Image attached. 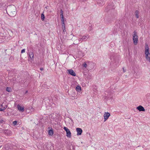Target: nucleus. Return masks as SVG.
I'll return each instance as SVG.
<instances>
[{
    "mask_svg": "<svg viewBox=\"0 0 150 150\" xmlns=\"http://www.w3.org/2000/svg\"><path fill=\"white\" fill-rule=\"evenodd\" d=\"M1 107H3V104H1Z\"/></svg>",
    "mask_w": 150,
    "mask_h": 150,
    "instance_id": "473e14b6",
    "label": "nucleus"
},
{
    "mask_svg": "<svg viewBox=\"0 0 150 150\" xmlns=\"http://www.w3.org/2000/svg\"><path fill=\"white\" fill-rule=\"evenodd\" d=\"M77 135H81L82 132V130L80 128H77L76 129Z\"/></svg>",
    "mask_w": 150,
    "mask_h": 150,
    "instance_id": "423d86ee",
    "label": "nucleus"
},
{
    "mask_svg": "<svg viewBox=\"0 0 150 150\" xmlns=\"http://www.w3.org/2000/svg\"><path fill=\"white\" fill-rule=\"evenodd\" d=\"M139 13V11L138 10H136L135 12V15L136 16V17L137 18H138L139 16L138 14Z\"/></svg>",
    "mask_w": 150,
    "mask_h": 150,
    "instance_id": "f8f14e48",
    "label": "nucleus"
},
{
    "mask_svg": "<svg viewBox=\"0 0 150 150\" xmlns=\"http://www.w3.org/2000/svg\"><path fill=\"white\" fill-rule=\"evenodd\" d=\"M81 87L80 86L78 85L76 88V90L78 92H80L81 90Z\"/></svg>",
    "mask_w": 150,
    "mask_h": 150,
    "instance_id": "9d476101",
    "label": "nucleus"
},
{
    "mask_svg": "<svg viewBox=\"0 0 150 150\" xmlns=\"http://www.w3.org/2000/svg\"><path fill=\"white\" fill-rule=\"evenodd\" d=\"M5 122L2 119L0 118V123H3Z\"/></svg>",
    "mask_w": 150,
    "mask_h": 150,
    "instance_id": "6ab92c4d",
    "label": "nucleus"
},
{
    "mask_svg": "<svg viewBox=\"0 0 150 150\" xmlns=\"http://www.w3.org/2000/svg\"><path fill=\"white\" fill-rule=\"evenodd\" d=\"M61 22H62V27L65 26L64 23V20H61Z\"/></svg>",
    "mask_w": 150,
    "mask_h": 150,
    "instance_id": "a211bd4d",
    "label": "nucleus"
},
{
    "mask_svg": "<svg viewBox=\"0 0 150 150\" xmlns=\"http://www.w3.org/2000/svg\"><path fill=\"white\" fill-rule=\"evenodd\" d=\"M137 109L139 111H144L145 109L141 105H139L137 108Z\"/></svg>",
    "mask_w": 150,
    "mask_h": 150,
    "instance_id": "0eeeda50",
    "label": "nucleus"
},
{
    "mask_svg": "<svg viewBox=\"0 0 150 150\" xmlns=\"http://www.w3.org/2000/svg\"><path fill=\"white\" fill-rule=\"evenodd\" d=\"M134 34L133 35V43L134 45H136L138 41V36L137 35V33L134 31L133 32Z\"/></svg>",
    "mask_w": 150,
    "mask_h": 150,
    "instance_id": "7ed1b4c3",
    "label": "nucleus"
},
{
    "mask_svg": "<svg viewBox=\"0 0 150 150\" xmlns=\"http://www.w3.org/2000/svg\"><path fill=\"white\" fill-rule=\"evenodd\" d=\"M17 123V121H16V120L13 121V124L14 125H16V124Z\"/></svg>",
    "mask_w": 150,
    "mask_h": 150,
    "instance_id": "4be33fe9",
    "label": "nucleus"
},
{
    "mask_svg": "<svg viewBox=\"0 0 150 150\" xmlns=\"http://www.w3.org/2000/svg\"><path fill=\"white\" fill-rule=\"evenodd\" d=\"M122 69H123V72H125L126 71H125V70H124V67H123Z\"/></svg>",
    "mask_w": 150,
    "mask_h": 150,
    "instance_id": "cd10ccee",
    "label": "nucleus"
},
{
    "mask_svg": "<svg viewBox=\"0 0 150 150\" xmlns=\"http://www.w3.org/2000/svg\"><path fill=\"white\" fill-rule=\"evenodd\" d=\"M145 54L146 57V59L149 62L150 61V53L149 52V48L148 45L146 44V47L145 48Z\"/></svg>",
    "mask_w": 150,
    "mask_h": 150,
    "instance_id": "f03ea898",
    "label": "nucleus"
},
{
    "mask_svg": "<svg viewBox=\"0 0 150 150\" xmlns=\"http://www.w3.org/2000/svg\"><path fill=\"white\" fill-rule=\"evenodd\" d=\"M25 52V49H23L21 50V53H23V52Z\"/></svg>",
    "mask_w": 150,
    "mask_h": 150,
    "instance_id": "a878e982",
    "label": "nucleus"
},
{
    "mask_svg": "<svg viewBox=\"0 0 150 150\" xmlns=\"http://www.w3.org/2000/svg\"><path fill=\"white\" fill-rule=\"evenodd\" d=\"M60 12L61 13H63V11L62 9L60 10Z\"/></svg>",
    "mask_w": 150,
    "mask_h": 150,
    "instance_id": "bb28decb",
    "label": "nucleus"
},
{
    "mask_svg": "<svg viewBox=\"0 0 150 150\" xmlns=\"http://www.w3.org/2000/svg\"><path fill=\"white\" fill-rule=\"evenodd\" d=\"M17 108L21 112H23L24 110V107L21 106L19 105H17Z\"/></svg>",
    "mask_w": 150,
    "mask_h": 150,
    "instance_id": "6e6552de",
    "label": "nucleus"
},
{
    "mask_svg": "<svg viewBox=\"0 0 150 150\" xmlns=\"http://www.w3.org/2000/svg\"><path fill=\"white\" fill-rule=\"evenodd\" d=\"M54 133L53 131L51 128V129L49 130L48 134L49 135H52Z\"/></svg>",
    "mask_w": 150,
    "mask_h": 150,
    "instance_id": "9b49d317",
    "label": "nucleus"
},
{
    "mask_svg": "<svg viewBox=\"0 0 150 150\" xmlns=\"http://www.w3.org/2000/svg\"><path fill=\"white\" fill-rule=\"evenodd\" d=\"M29 56L31 59H32L33 58L34 55L33 52H31L29 54Z\"/></svg>",
    "mask_w": 150,
    "mask_h": 150,
    "instance_id": "4468645a",
    "label": "nucleus"
},
{
    "mask_svg": "<svg viewBox=\"0 0 150 150\" xmlns=\"http://www.w3.org/2000/svg\"><path fill=\"white\" fill-rule=\"evenodd\" d=\"M63 30V32L64 33L66 31V30Z\"/></svg>",
    "mask_w": 150,
    "mask_h": 150,
    "instance_id": "7c9ffc66",
    "label": "nucleus"
},
{
    "mask_svg": "<svg viewBox=\"0 0 150 150\" xmlns=\"http://www.w3.org/2000/svg\"><path fill=\"white\" fill-rule=\"evenodd\" d=\"M45 18L44 15L43 13H42L41 15V18L42 21H44Z\"/></svg>",
    "mask_w": 150,
    "mask_h": 150,
    "instance_id": "2eb2a0df",
    "label": "nucleus"
},
{
    "mask_svg": "<svg viewBox=\"0 0 150 150\" xmlns=\"http://www.w3.org/2000/svg\"><path fill=\"white\" fill-rule=\"evenodd\" d=\"M66 132L67 134L66 136L70 138L71 137V134L70 130H69Z\"/></svg>",
    "mask_w": 150,
    "mask_h": 150,
    "instance_id": "1a4fd4ad",
    "label": "nucleus"
},
{
    "mask_svg": "<svg viewBox=\"0 0 150 150\" xmlns=\"http://www.w3.org/2000/svg\"><path fill=\"white\" fill-rule=\"evenodd\" d=\"M7 131H8V130H6V132H5V133L6 134V133L7 132Z\"/></svg>",
    "mask_w": 150,
    "mask_h": 150,
    "instance_id": "72a5a7b5",
    "label": "nucleus"
},
{
    "mask_svg": "<svg viewBox=\"0 0 150 150\" xmlns=\"http://www.w3.org/2000/svg\"><path fill=\"white\" fill-rule=\"evenodd\" d=\"M82 40H83L82 38H79V40L80 41H81Z\"/></svg>",
    "mask_w": 150,
    "mask_h": 150,
    "instance_id": "c756f323",
    "label": "nucleus"
},
{
    "mask_svg": "<svg viewBox=\"0 0 150 150\" xmlns=\"http://www.w3.org/2000/svg\"><path fill=\"white\" fill-rule=\"evenodd\" d=\"M87 67V64H86L85 63L84 64H83V67Z\"/></svg>",
    "mask_w": 150,
    "mask_h": 150,
    "instance_id": "5701e85b",
    "label": "nucleus"
},
{
    "mask_svg": "<svg viewBox=\"0 0 150 150\" xmlns=\"http://www.w3.org/2000/svg\"><path fill=\"white\" fill-rule=\"evenodd\" d=\"M64 129L66 131V132L69 130V129L67 127H64Z\"/></svg>",
    "mask_w": 150,
    "mask_h": 150,
    "instance_id": "aec40b11",
    "label": "nucleus"
},
{
    "mask_svg": "<svg viewBox=\"0 0 150 150\" xmlns=\"http://www.w3.org/2000/svg\"><path fill=\"white\" fill-rule=\"evenodd\" d=\"M110 116V114L108 112H105L104 115V121L105 122L107 120Z\"/></svg>",
    "mask_w": 150,
    "mask_h": 150,
    "instance_id": "20e7f679",
    "label": "nucleus"
},
{
    "mask_svg": "<svg viewBox=\"0 0 150 150\" xmlns=\"http://www.w3.org/2000/svg\"><path fill=\"white\" fill-rule=\"evenodd\" d=\"M87 36H88V35H87L86 36H83L82 38L83 39H85Z\"/></svg>",
    "mask_w": 150,
    "mask_h": 150,
    "instance_id": "393cba45",
    "label": "nucleus"
},
{
    "mask_svg": "<svg viewBox=\"0 0 150 150\" xmlns=\"http://www.w3.org/2000/svg\"><path fill=\"white\" fill-rule=\"evenodd\" d=\"M27 92H28V91H26L25 92V93H27Z\"/></svg>",
    "mask_w": 150,
    "mask_h": 150,
    "instance_id": "2f4dec72",
    "label": "nucleus"
},
{
    "mask_svg": "<svg viewBox=\"0 0 150 150\" xmlns=\"http://www.w3.org/2000/svg\"><path fill=\"white\" fill-rule=\"evenodd\" d=\"M7 107V105H6L5 106L3 107V108H0V111H3L5 110Z\"/></svg>",
    "mask_w": 150,
    "mask_h": 150,
    "instance_id": "ddd939ff",
    "label": "nucleus"
},
{
    "mask_svg": "<svg viewBox=\"0 0 150 150\" xmlns=\"http://www.w3.org/2000/svg\"><path fill=\"white\" fill-rule=\"evenodd\" d=\"M64 129L66 131V132L69 130V129L67 127H64Z\"/></svg>",
    "mask_w": 150,
    "mask_h": 150,
    "instance_id": "412c9836",
    "label": "nucleus"
},
{
    "mask_svg": "<svg viewBox=\"0 0 150 150\" xmlns=\"http://www.w3.org/2000/svg\"><path fill=\"white\" fill-rule=\"evenodd\" d=\"M40 70L42 71L43 70V68L41 67L40 68Z\"/></svg>",
    "mask_w": 150,
    "mask_h": 150,
    "instance_id": "c85d7f7f",
    "label": "nucleus"
},
{
    "mask_svg": "<svg viewBox=\"0 0 150 150\" xmlns=\"http://www.w3.org/2000/svg\"><path fill=\"white\" fill-rule=\"evenodd\" d=\"M68 73L73 76H75L76 74L74 71L72 69L68 70Z\"/></svg>",
    "mask_w": 150,
    "mask_h": 150,
    "instance_id": "39448f33",
    "label": "nucleus"
},
{
    "mask_svg": "<svg viewBox=\"0 0 150 150\" xmlns=\"http://www.w3.org/2000/svg\"><path fill=\"white\" fill-rule=\"evenodd\" d=\"M62 30H65V26H62Z\"/></svg>",
    "mask_w": 150,
    "mask_h": 150,
    "instance_id": "b1692460",
    "label": "nucleus"
},
{
    "mask_svg": "<svg viewBox=\"0 0 150 150\" xmlns=\"http://www.w3.org/2000/svg\"><path fill=\"white\" fill-rule=\"evenodd\" d=\"M6 11L8 14L11 17H14L16 14V8L13 5H10L8 6Z\"/></svg>",
    "mask_w": 150,
    "mask_h": 150,
    "instance_id": "f257e3e1",
    "label": "nucleus"
},
{
    "mask_svg": "<svg viewBox=\"0 0 150 150\" xmlns=\"http://www.w3.org/2000/svg\"><path fill=\"white\" fill-rule=\"evenodd\" d=\"M60 16H61V20H64V17L63 13H61L60 14Z\"/></svg>",
    "mask_w": 150,
    "mask_h": 150,
    "instance_id": "dca6fc26",
    "label": "nucleus"
},
{
    "mask_svg": "<svg viewBox=\"0 0 150 150\" xmlns=\"http://www.w3.org/2000/svg\"><path fill=\"white\" fill-rule=\"evenodd\" d=\"M11 88L10 87H7L6 89V91L8 92H10L11 91Z\"/></svg>",
    "mask_w": 150,
    "mask_h": 150,
    "instance_id": "f3484780",
    "label": "nucleus"
}]
</instances>
